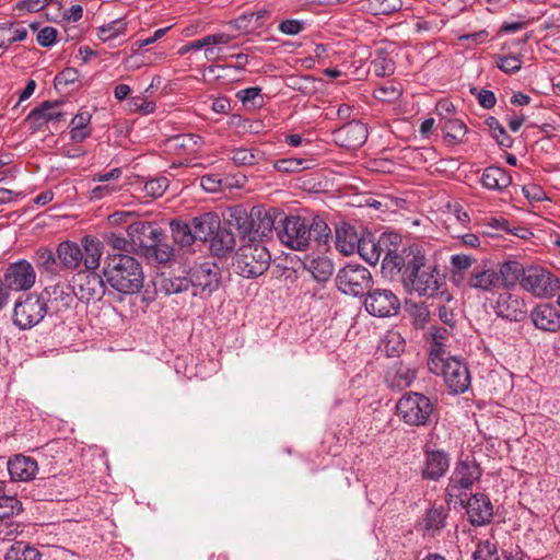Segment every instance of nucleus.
<instances>
[{
	"label": "nucleus",
	"mask_w": 560,
	"mask_h": 560,
	"mask_svg": "<svg viewBox=\"0 0 560 560\" xmlns=\"http://www.w3.org/2000/svg\"><path fill=\"white\" fill-rule=\"evenodd\" d=\"M103 276L106 283L120 295L137 294L143 287L141 264L127 254L108 255Z\"/></svg>",
	"instance_id": "1"
},
{
	"label": "nucleus",
	"mask_w": 560,
	"mask_h": 560,
	"mask_svg": "<svg viewBox=\"0 0 560 560\" xmlns=\"http://www.w3.org/2000/svg\"><path fill=\"white\" fill-rule=\"evenodd\" d=\"M425 260V252L418 244L402 247H387L382 260V275L392 281L399 282L402 288L413 272L419 271L422 261Z\"/></svg>",
	"instance_id": "2"
},
{
	"label": "nucleus",
	"mask_w": 560,
	"mask_h": 560,
	"mask_svg": "<svg viewBox=\"0 0 560 560\" xmlns=\"http://www.w3.org/2000/svg\"><path fill=\"white\" fill-rule=\"evenodd\" d=\"M79 245L73 241H63L57 245L56 254L60 269L78 270L84 266L88 270H95L100 266L102 256V242L92 235H85Z\"/></svg>",
	"instance_id": "3"
},
{
	"label": "nucleus",
	"mask_w": 560,
	"mask_h": 560,
	"mask_svg": "<svg viewBox=\"0 0 560 560\" xmlns=\"http://www.w3.org/2000/svg\"><path fill=\"white\" fill-rule=\"evenodd\" d=\"M396 416L408 427L428 428L438 421L436 404L427 395L409 390L397 400Z\"/></svg>",
	"instance_id": "4"
},
{
	"label": "nucleus",
	"mask_w": 560,
	"mask_h": 560,
	"mask_svg": "<svg viewBox=\"0 0 560 560\" xmlns=\"http://www.w3.org/2000/svg\"><path fill=\"white\" fill-rule=\"evenodd\" d=\"M48 316L62 318L73 312L77 306V293L70 281L52 279L39 292Z\"/></svg>",
	"instance_id": "5"
},
{
	"label": "nucleus",
	"mask_w": 560,
	"mask_h": 560,
	"mask_svg": "<svg viewBox=\"0 0 560 560\" xmlns=\"http://www.w3.org/2000/svg\"><path fill=\"white\" fill-rule=\"evenodd\" d=\"M271 255L261 243L246 242L233 257L236 273L253 279L261 276L270 266Z\"/></svg>",
	"instance_id": "6"
},
{
	"label": "nucleus",
	"mask_w": 560,
	"mask_h": 560,
	"mask_svg": "<svg viewBox=\"0 0 560 560\" xmlns=\"http://www.w3.org/2000/svg\"><path fill=\"white\" fill-rule=\"evenodd\" d=\"M336 288L346 295L364 298L372 289L371 271L360 264H347L341 267L335 278Z\"/></svg>",
	"instance_id": "7"
},
{
	"label": "nucleus",
	"mask_w": 560,
	"mask_h": 560,
	"mask_svg": "<svg viewBox=\"0 0 560 560\" xmlns=\"http://www.w3.org/2000/svg\"><path fill=\"white\" fill-rule=\"evenodd\" d=\"M48 316L39 293L31 292L20 296L12 310V324L20 330H30Z\"/></svg>",
	"instance_id": "8"
},
{
	"label": "nucleus",
	"mask_w": 560,
	"mask_h": 560,
	"mask_svg": "<svg viewBox=\"0 0 560 560\" xmlns=\"http://www.w3.org/2000/svg\"><path fill=\"white\" fill-rule=\"evenodd\" d=\"M480 476L481 469L472 457L466 456L465 458H458L448 478V483L445 489V501L451 503L453 499L459 497L463 491L471 489Z\"/></svg>",
	"instance_id": "9"
},
{
	"label": "nucleus",
	"mask_w": 560,
	"mask_h": 560,
	"mask_svg": "<svg viewBox=\"0 0 560 560\" xmlns=\"http://www.w3.org/2000/svg\"><path fill=\"white\" fill-rule=\"evenodd\" d=\"M192 295L207 299L221 284V268L213 261L196 264L187 271Z\"/></svg>",
	"instance_id": "10"
},
{
	"label": "nucleus",
	"mask_w": 560,
	"mask_h": 560,
	"mask_svg": "<svg viewBox=\"0 0 560 560\" xmlns=\"http://www.w3.org/2000/svg\"><path fill=\"white\" fill-rule=\"evenodd\" d=\"M443 284L444 276L439 267L435 264H429L425 258L419 271L413 272L404 289L408 294L416 293L419 296L432 298L438 294Z\"/></svg>",
	"instance_id": "11"
},
{
	"label": "nucleus",
	"mask_w": 560,
	"mask_h": 560,
	"mask_svg": "<svg viewBox=\"0 0 560 560\" xmlns=\"http://www.w3.org/2000/svg\"><path fill=\"white\" fill-rule=\"evenodd\" d=\"M281 228L278 237L282 244L294 249L305 250L310 246L308 220L300 215H285L279 220Z\"/></svg>",
	"instance_id": "12"
},
{
	"label": "nucleus",
	"mask_w": 560,
	"mask_h": 560,
	"mask_svg": "<svg viewBox=\"0 0 560 560\" xmlns=\"http://www.w3.org/2000/svg\"><path fill=\"white\" fill-rule=\"evenodd\" d=\"M521 288L535 298L546 299L559 291L560 281L551 271L540 266L529 265Z\"/></svg>",
	"instance_id": "13"
},
{
	"label": "nucleus",
	"mask_w": 560,
	"mask_h": 560,
	"mask_svg": "<svg viewBox=\"0 0 560 560\" xmlns=\"http://www.w3.org/2000/svg\"><path fill=\"white\" fill-rule=\"evenodd\" d=\"M423 459L420 465V476L425 481H439L450 469L451 455L443 448L427 441L422 446Z\"/></svg>",
	"instance_id": "14"
},
{
	"label": "nucleus",
	"mask_w": 560,
	"mask_h": 560,
	"mask_svg": "<svg viewBox=\"0 0 560 560\" xmlns=\"http://www.w3.org/2000/svg\"><path fill=\"white\" fill-rule=\"evenodd\" d=\"M465 287L483 294L502 290L495 264L490 259L475 264L465 279Z\"/></svg>",
	"instance_id": "15"
},
{
	"label": "nucleus",
	"mask_w": 560,
	"mask_h": 560,
	"mask_svg": "<svg viewBox=\"0 0 560 560\" xmlns=\"http://www.w3.org/2000/svg\"><path fill=\"white\" fill-rule=\"evenodd\" d=\"M434 370L433 374L443 376L444 383L452 394H463L469 389L471 376L463 360L456 357L448 358V361H445L441 368H434Z\"/></svg>",
	"instance_id": "16"
},
{
	"label": "nucleus",
	"mask_w": 560,
	"mask_h": 560,
	"mask_svg": "<svg viewBox=\"0 0 560 560\" xmlns=\"http://www.w3.org/2000/svg\"><path fill=\"white\" fill-rule=\"evenodd\" d=\"M491 308L497 317L506 322H523L526 319L527 304L524 298L505 290L498 294Z\"/></svg>",
	"instance_id": "17"
},
{
	"label": "nucleus",
	"mask_w": 560,
	"mask_h": 560,
	"mask_svg": "<svg viewBox=\"0 0 560 560\" xmlns=\"http://www.w3.org/2000/svg\"><path fill=\"white\" fill-rule=\"evenodd\" d=\"M283 217V211L278 208H265L262 206H254L252 208V235L250 242L261 243L265 238L272 234V231L278 232L279 228L276 225Z\"/></svg>",
	"instance_id": "18"
},
{
	"label": "nucleus",
	"mask_w": 560,
	"mask_h": 560,
	"mask_svg": "<svg viewBox=\"0 0 560 560\" xmlns=\"http://www.w3.org/2000/svg\"><path fill=\"white\" fill-rule=\"evenodd\" d=\"M1 280L13 292L28 291L36 282V271L26 259L9 264Z\"/></svg>",
	"instance_id": "19"
},
{
	"label": "nucleus",
	"mask_w": 560,
	"mask_h": 560,
	"mask_svg": "<svg viewBox=\"0 0 560 560\" xmlns=\"http://www.w3.org/2000/svg\"><path fill=\"white\" fill-rule=\"evenodd\" d=\"M364 298V307L372 316L390 317L398 314L400 310V301L392 290L370 289Z\"/></svg>",
	"instance_id": "20"
},
{
	"label": "nucleus",
	"mask_w": 560,
	"mask_h": 560,
	"mask_svg": "<svg viewBox=\"0 0 560 560\" xmlns=\"http://www.w3.org/2000/svg\"><path fill=\"white\" fill-rule=\"evenodd\" d=\"M126 234L131 240L133 249L139 248L141 255L152 247L154 242L165 240L164 231L153 222H133L127 226Z\"/></svg>",
	"instance_id": "21"
},
{
	"label": "nucleus",
	"mask_w": 560,
	"mask_h": 560,
	"mask_svg": "<svg viewBox=\"0 0 560 560\" xmlns=\"http://www.w3.org/2000/svg\"><path fill=\"white\" fill-rule=\"evenodd\" d=\"M105 278L96 272H79L73 277L74 293H77V302L89 303L91 301H100L105 294Z\"/></svg>",
	"instance_id": "22"
},
{
	"label": "nucleus",
	"mask_w": 560,
	"mask_h": 560,
	"mask_svg": "<svg viewBox=\"0 0 560 560\" xmlns=\"http://www.w3.org/2000/svg\"><path fill=\"white\" fill-rule=\"evenodd\" d=\"M332 141L347 150L361 148L369 136L368 127L360 120H350L343 126L332 130Z\"/></svg>",
	"instance_id": "23"
},
{
	"label": "nucleus",
	"mask_w": 560,
	"mask_h": 560,
	"mask_svg": "<svg viewBox=\"0 0 560 560\" xmlns=\"http://www.w3.org/2000/svg\"><path fill=\"white\" fill-rule=\"evenodd\" d=\"M399 238V235L396 233H384L378 241H375L371 234L363 235L359 246L355 248V253L370 265H375L380 260L381 255L385 252L383 246H387L388 244L395 245Z\"/></svg>",
	"instance_id": "24"
},
{
	"label": "nucleus",
	"mask_w": 560,
	"mask_h": 560,
	"mask_svg": "<svg viewBox=\"0 0 560 560\" xmlns=\"http://www.w3.org/2000/svg\"><path fill=\"white\" fill-rule=\"evenodd\" d=\"M224 226L231 232H236L242 243L250 242L252 210L247 212L242 205L229 207L224 214Z\"/></svg>",
	"instance_id": "25"
},
{
	"label": "nucleus",
	"mask_w": 560,
	"mask_h": 560,
	"mask_svg": "<svg viewBox=\"0 0 560 560\" xmlns=\"http://www.w3.org/2000/svg\"><path fill=\"white\" fill-rule=\"evenodd\" d=\"M530 320L535 328L557 332L560 330V311L551 303H540L529 313Z\"/></svg>",
	"instance_id": "26"
},
{
	"label": "nucleus",
	"mask_w": 560,
	"mask_h": 560,
	"mask_svg": "<svg viewBox=\"0 0 560 560\" xmlns=\"http://www.w3.org/2000/svg\"><path fill=\"white\" fill-rule=\"evenodd\" d=\"M468 520L474 526H483L491 522L493 506L489 497L485 493L472 494L466 504Z\"/></svg>",
	"instance_id": "27"
},
{
	"label": "nucleus",
	"mask_w": 560,
	"mask_h": 560,
	"mask_svg": "<svg viewBox=\"0 0 560 560\" xmlns=\"http://www.w3.org/2000/svg\"><path fill=\"white\" fill-rule=\"evenodd\" d=\"M502 290H512L516 285L522 287V281L527 275L528 266L516 259H505L495 265Z\"/></svg>",
	"instance_id": "28"
},
{
	"label": "nucleus",
	"mask_w": 560,
	"mask_h": 560,
	"mask_svg": "<svg viewBox=\"0 0 560 560\" xmlns=\"http://www.w3.org/2000/svg\"><path fill=\"white\" fill-rule=\"evenodd\" d=\"M448 505L450 503L447 502L446 505L433 504L431 508L425 510L422 522L419 524L423 536L434 537L446 526V520L451 511Z\"/></svg>",
	"instance_id": "29"
},
{
	"label": "nucleus",
	"mask_w": 560,
	"mask_h": 560,
	"mask_svg": "<svg viewBox=\"0 0 560 560\" xmlns=\"http://www.w3.org/2000/svg\"><path fill=\"white\" fill-rule=\"evenodd\" d=\"M362 236L354 225L341 221L335 228V246L343 255L353 254Z\"/></svg>",
	"instance_id": "30"
},
{
	"label": "nucleus",
	"mask_w": 560,
	"mask_h": 560,
	"mask_svg": "<svg viewBox=\"0 0 560 560\" xmlns=\"http://www.w3.org/2000/svg\"><path fill=\"white\" fill-rule=\"evenodd\" d=\"M8 471L12 481H30L38 471L37 462L30 456L16 454L8 460Z\"/></svg>",
	"instance_id": "31"
},
{
	"label": "nucleus",
	"mask_w": 560,
	"mask_h": 560,
	"mask_svg": "<svg viewBox=\"0 0 560 560\" xmlns=\"http://www.w3.org/2000/svg\"><path fill=\"white\" fill-rule=\"evenodd\" d=\"M416 378L417 371L402 362L393 364L385 374V382L392 389L407 388Z\"/></svg>",
	"instance_id": "32"
},
{
	"label": "nucleus",
	"mask_w": 560,
	"mask_h": 560,
	"mask_svg": "<svg viewBox=\"0 0 560 560\" xmlns=\"http://www.w3.org/2000/svg\"><path fill=\"white\" fill-rule=\"evenodd\" d=\"M190 222L194 229L196 241L206 243L210 240L212 234L219 230L221 219L218 213L209 211L194 217Z\"/></svg>",
	"instance_id": "33"
},
{
	"label": "nucleus",
	"mask_w": 560,
	"mask_h": 560,
	"mask_svg": "<svg viewBox=\"0 0 560 560\" xmlns=\"http://www.w3.org/2000/svg\"><path fill=\"white\" fill-rule=\"evenodd\" d=\"M480 183L486 189L503 191L512 184V177L503 167L488 166L483 170Z\"/></svg>",
	"instance_id": "34"
},
{
	"label": "nucleus",
	"mask_w": 560,
	"mask_h": 560,
	"mask_svg": "<svg viewBox=\"0 0 560 560\" xmlns=\"http://www.w3.org/2000/svg\"><path fill=\"white\" fill-rule=\"evenodd\" d=\"M92 114L89 110L81 109L70 120L69 136L70 140L74 143L85 141L92 135L91 127Z\"/></svg>",
	"instance_id": "35"
},
{
	"label": "nucleus",
	"mask_w": 560,
	"mask_h": 560,
	"mask_svg": "<svg viewBox=\"0 0 560 560\" xmlns=\"http://www.w3.org/2000/svg\"><path fill=\"white\" fill-rule=\"evenodd\" d=\"M34 261L40 275L52 281L60 271L57 254L48 247H40L35 252Z\"/></svg>",
	"instance_id": "36"
},
{
	"label": "nucleus",
	"mask_w": 560,
	"mask_h": 560,
	"mask_svg": "<svg viewBox=\"0 0 560 560\" xmlns=\"http://www.w3.org/2000/svg\"><path fill=\"white\" fill-rule=\"evenodd\" d=\"M208 242L211 253L217 257H225L236 245L234 232H231L224 225H220Z\"/></svg>",
	"instance_id": "37"
},
{
	"label": "nucleus",
	"mask_w": 560,
	"mask_h": 560,
	"mask_svg": "<svg viewBox=\"0 0 560 560\" xmlns=\"http://www.w3.org/2000/svg\"><path fill=\"white\" fill-rule=\"evenodd\" d=\"M226 154L237 166H254L265 160V152L257 148H231Z\"/></svg>",
	"instance_id": "38"
},
{
	"label": "nucleus",
	"mask_w": 560,
	"mask_h": 560,
	"mask_svg": "<svg viewBox=\"0 0 560 560\" xmlns=\"http://www.w3.org/2000/svg\"><path fill=\"white\" fill-rule=\"evenodd\" d=\"M361 11L372 15H388L401 9V0H359Z\"/></svg>",
	"instance_id": "39"
},
{
	"label": "nucleus",
	"mask_w": 560,
	"mask_h": 560,
	"mask_svg": "<svg viewBox=\"0 0 560 560\" xmlns=\"http://www.w3.org/2000/svg\"><path fill=\"white\" fill-rule=\"evenodd\" d=\"M170 229L174 243L182 247H189L196 242L191 222L182 219H173Z\"/></svg>",
	"instance_id": "40"
},
{
	"label": "nucleus",
	"mask_w": 560,
	"mask_h": 560,
	"mask_svg": "<svg viewBox=\"0 0 560 560\" xmlns=\"http://www.w3.org/2000/svg\"><path fill=\"white\" fill-rule=\"evenodd\" d=\"M444 141L454 145L464 142L468 128L464 121L458 118H448L443 121L441 127Z\"/></svg>",
	"instance_id": "41"
},
{
	"label": "nucleus",
	"mask_w": 560,
	"mask_h": 560,
	"mask_svg": "<svg viewBox=\"0 0 560 560\" xmlns=\"http://www.w3.org/2000/svg\"><path fill=\"white\" fill-rule=\"evenodd\" d=\"M308 226L310 242L316 243L317 249L326 248L331 240V231L328 224L319 215H315L308 221Z\"/></svg>",
	"instance_id": "42"
},
{
	"label": "nucleus",
	"mask_w": 560,
	"mask_h": 560,
	"mask_svg": "<svg viewBox=\"0 0 560 560\" xmlns=\"http://www.w3.org/2000/svg\"><path fill=\"white\" fill-rule=\"evenodd\" d=\"M156 289L166 295L178 294L187 291L190 288L188 275L164 277L161 276L155 282Z\"/></svg>",
	"instance_id": "43"
},
{
	"label": "nucleus",
	"mask_w": 560,
	"mask_h": 560,
	"mask_svg": "<svg viewBox=\"0 0 560 560\" xmlns=\"http://www.w3.org/2000/svg\"><path fill=\"white\" fill-rule=\"evenodd\" d=\"M142 256L151 264L164 265L173 258L174 247L165 243L164 240H160V242H154L153 246L147 249Z\"/></svg>",
	"instance_id": "44"
},
{
	"label": "nucleus",
	"mask_w": 560,
	"mask_h": 560,
	"mask_svg": "<svg viewBox=\"0 0 560 560\" xmlns=\"http://www.w3.org/2000/svg\"><path fill=\"white\" fill-rule=\"evenodd\" d=\"M307 270L317 282H326L332 276L334 265L327 257H316L306 265Z\"/></svg>",
	"instance_id": "45"
},
{
	"label": "nucleus",
	"mask_w": 560,
	"mask_h": 560,
	"mask_svg": "<svg viewBox=\"0 0 560 560\" xmlns=\"http://www.w3.org/2000/svg\"><path fill=\"white\" fill-rule=\"evenodd\" d=\"M485 125L487 126L490 136L495 140L499 147L503 149L512 148L514 143L513 138L506 132L505 128L494 116L487 117L485 119Z\"/></svg>",
	"instance_id": "46"
},
{
	"label": "nucleus",
	"mask_w": 560,
	"mask_h": 560,
	"mask_svg": "<svg viewBox=\"0 0 560 560\" xmlns=\"http://www.w3.org/2000/svg\"><path fill=\"white\" fill-rule=\"evenodd\" d=\"M127 25L128 23L122 18L113 20L97 28V37L103 43L112 42L118 36L126 34Z\"/></svg>",
	"instance_id": "47"
},
{
	"label": "nucleus",
	"mask_w": 560,
	"mask_h": 560,
	"mask_svg": "<svg viewBox=\"0 0 560 560\" xmlns=\"http://www.w3.org/2000/svg\"><path fill=\"white\" fill-rule=\"evenodd\" d=\"M4 560H40V553L24 541H15L5 552Z\"/></svg>",
	"instance_id": "48"
},
{
	"label": "nucleus",
	"mask_w": 560,
	"mask_h": 560,
	"mask_svg": "<svg viewBox=\"0 0 560 560\" xmlns=\"http://www.w3.org/2000/svg\"><path fill=\"white\" fill-rule=\"evenodd\" d=\"M450 262L452 278L458 283L460 280H464V272L469 269L471 270L478 261L471 255L455 254L451 256Z\"/></svg>",
	"instance_id": "49"
},
{
	"label": "nucleus",
	"mask_w": 560,
	"mask_h": 560,
	"mask_svg": "<svg viewBox=\"0 0 560 560\" xmlns=\"http://www.w3.org/2000/svg\"><path fill=\"white\" fill-rule=\"evenodd\" d=\"M61 102L44 101L39 106L34 108V116L42 115L46 120L57 122L65 120L67 113L61 109Z\"/></svg>",
	"instance_id": "50"
},
{
	"label": "nucleus",
	"mask_w": 560,
	"mask_h": 560,
	"mask_svg": "<svg viewBox=\"0 0 560 560\" xmlns=\"http://www.w3.org/2000/svg\"><path fill=\"white\" fill-rule=\"evenodd\" d=\"M22 510V502L15 494H9L5 488L0 494V520H10Z\"/></svg>",
	"instance_id": "51"
},
{
	"label": "nucleus",
	"mask_w": 560,
	"mask_h": 560,
	"mask_svg": "<svg viewBox=\"0 0 560 560\" xmlns=\"http://www.w3.org/2000/svg\"><path fill=\"white\" fill-rule=\"evenodd\" d=\"M310 163L307 159L285 158L276 161L273 167L281 173H296L310 168Z\"/></svg>",
	"instance_id": "52"
},
{
	"label": "nucleus",
	"mask_w": 560,
	"mask_h": 560,
	"mask_svg": "<svg viewBox=\"0 0 560 560\" xmlns=\"http://www.w3.org/2000/svg\"><path fill=\"white\" fill-rule=\"evenodd\" d=\"M232 39L233 36L226 33L209 34L200 38L207 58H211L213 56L214 46L228 45L232 42Z\"/></svg>",
	"instance_id": "53"
},
{
	"label": "nucleus",
	"mask_w": 560,
	"mask_h": 560,
	"mask_svg": "<svg viewBox=\"0 0 560 560\" xmlns=\"http://www.w3.org/2000/svg\"><path fill=\"white\" fill-rule=\"evenodd\" d=\"M371 70L376 77H387L394 73L395 71V62L394 60L385 54H378L372 61L370 66Z\"/></svg>",
	"instance_id": "54"
},
{
	"label": "nucleus",
	"mask_w": 560,
	"mask_h": 560,
	"mask_svg": "<svg viewBox=\"0 0 560 560\" xmlns=\"http://www.w3.org/2000/svg\"><path fill=\"white\" fill-rule=\"evenodd\" d=\"M448 358L452 357L447 354L443 342H432L428 358V368L430 372H435L434 364H436L435 368H441L445 361H448Z\"/></svg>",
	"instance_id": "55"
},
{
	"label": "nucleus",
	"mask_w": 560,
	"mask_h": 560,
	"mask_svg": "<svg viewBox=\"0 0 560 560\" xmlns=\"http://www.w3.org/2000/svg\"><path fill=\"white\" fill-rule=\"evenodd\" d=\"M497 67L509 74L516 73L521 70L523 60L520 54L517 55H499L497 57Z\"/></svg>",
	"instance_id": "56"
},
{
	"label": "nucleus",
	"mask_w": 560,
	"mask_h": 560,
	"mask_svg": "<svg viewBox=\"0 0 560 560\" xmlns=\"http://www.w3.org/2000/svg\"><path fill=\"white\" fill-rule=\"evenodd\" d=\"M472 560H500L497 544L490 540L478 542Z\"/></svg>",
	"instance_id": "57"
},
{
	"label": "nucleus",
	"mask_w": 560,
	"mask_h": 560,
	"mask_svg": "<svg viewBox=\"0 0 560 560\" xmlns=\"http://www.w3.org/2000/svg\"><path fill=\"white\" fill-rule=\"evenodd\" d=\"M168 179L165 176H160L145 182L144 191L152 198H160L168 188Z\"/></svg>",
	"instance_id": "58"
},
{
	"label": "nucleus",
	"mask_w": 560,
	"mask_h": 560,
	"mask_svg": "<svg viewBox=\"0 0 560 560\" xmlns=\"http://www.w3.org/2000/svg\"><path fill=\"white\" fill-rule=\"evenodd\" d=\"M469 93L477 98L478 104L485 109H491L497 104L495 94L491 90L471 86Z\"/></svg>",
	"instance_id": "59"
},
{
	"label": "nucleus",
	"mask_w": 560,
	"mask_h": 560,
	"mask_svg": "<svg viewBox=\"0 0 560 560\" xmlns=\"http://www.w3.org/2000/svg\"><path fill=\"white\" fill-rule=\"evenodd\" d=\"M383 342L384 351L387 357H397L404 351L405 341L397 332L388 335Z\"/></svg>",
	"instance_id": "60"
},
{
	"label": "nucleus",
	"mask_w": 560,
	"mask_h": 560,
	"mask_svg": "<svg viewBox=\"0 0 560 560\" xmlns=\"http://www.w3.org/2000/svg\"><path fill=\"white\" fill-rule=\"evenodd\" d=\"M105 241L107 245L118 250L129 252L130 249H133V246H131V240L128 235L125 236L121 233L109 232L106 234Z\"/></svg>",
	"instance_id": "61"
},
{
	"label": "nucleus",
	"mask_w": 560,
	"mask_h": 560,
	"mask_svg": "<svg viewBox=\"0 0 560 560\" xmlns=\"http://www.w3.org/2000/svg\"><path fill=\"white\" fill-rule=\"evenodd\" d=\"M79 80V71L74 68H65L54 79L56 89L67 88L77 83Z\"/></svg>",
	"instance_id": "62"
},
{
	"label": "nucleus",
	"mask_w": 560,
	"mask_h": 560,
	"mask_svg": "<svg viewBox=\"0 0 560 560\" xmlns=\"http://www.w3.org/2000/svg\"><path fill=\"white\" fill-rule=\"evenodd\" d=\"M131 112H139L142 115H149L155 112L156 104L153 101H147L142 96H133L129 101Z\"/></svg>",
	"instance_id": "63"
},
{
	"label": "nucleus",
	"mask_w": 560,
	"mask_h": 560,
	"mask_svg": "<svg viewBox=\"0 0 560 560\" xmlns=\"http://www.w3.org/2000/svg\"><path fill=\"white\" fill-rule=\"evenodd\" d=\"M305 28V22L298 19H287L279 23L278 30L285 35H298Z\"/></svg>",
	"instance_id": "64"
}]
</instances>
